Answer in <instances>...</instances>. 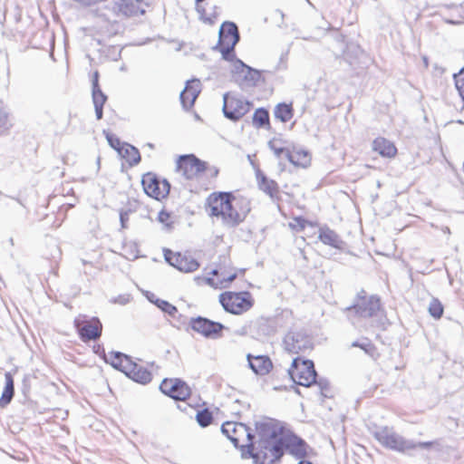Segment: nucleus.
<instances>
[{"mask_svg":"<svg viewBox=\"0 0 464 464\" xmlns=\"http://www.w3.org/2000/svg\"><path fill=\"white\" fill-rule=\"evenodd\" d=\"M253 124L256 128L269 126V112L265 108H258L253 114Z\"/></svg>","mask_w":464,"mask_h":464,"instance_id":"obj_33","label":"nucleus"},{"mask_svg":"<svg viewBox=\"0 0 464 464\" xmlns=\"http://www.w3.org/2000/svg\"><path fill=\"white\" fill-rule=\"evenodd\" d=\"M314 384L318 386L322 396L330 397L331 385L326 378L317 376Z\"/></svg>","mask_w":464,"mask_h":464,"instance_id":"obj_41","label":"nucleus"},{"mask_svg":"<svg viewBox=\"0 0 464 464\" xmlns=\"http://www.w3.org/2000/svg\"><path fill=\"white\" fill-rule=\"evenodd\" d=\"M201 83L198 79L187 81L185 88L179 94L180 103L185 111H188L194 106V103L201 92Z\"/></svg>","mask_w":464,"mask_h":464,"instance_id":"obj_16","label":"nucleus"},{"mask_svg":"<svg viewBox=\"0 0 464 464\" xmlns=\"http://www.w3.org/2000/svg\"><path fill=\"white\" fill-rule=\"evenodd\" d=\"M274 116L281 122L289 121L294 116V109L292 103L280 102L274 109Z\"/></svg>","mask_w":464,"mask_h":464,"instance_id":"obj_31","label":"nucleus"},{"mask_svg":"<svg viewBox=\"0 0 464 464\" xmlns=\"http://www.w3.org/2000/svg\"><path fill=\"white\" fill-rule=\"evenodd\" d=\"M146 297L150 303L154 304L159 309L172 318L175 319L178 316L181 317V314H179L177 307L168 301L158 298L153 293L150 292H147Z\"/></svg>","mask_w":464,"mask_h":464,"instance_id":"obj_27","label":"nucleus"},{"mask_svg":"<svg viewBox=\"0 0 464 464\" xmlns=\"http://www.w3.org/2000/svg\"><path fill=\"white\" fill-rule=\"evenodd\" d=\"M292 155L295 160L291 163L294 165L304 167L310 161L309 153L305 150L294 151Z\"/></svg>","mask_w":464,"mask_h":464,"instance_id":"obj_39","label":"nucleus"},{"mask_svg":"<svg viewBox=\"0 0 464 464\" xmlns=\"http://www.w3.org/2000/svg\"><path fill=\"white\" fill-rule=\"evenodd\" d=\"M207 284L209 285H214V279L213 278H207Z\"/></svg>","mask_w":464,"mask_h":464,"instance_id":"obj_52","label":"nucleus"},{"mask_svg":"<svg viewBox=\"0 0 464 464\" xmlns=\"http://www.w3.org/2000/svg\"><path fill=\"white\" fill-rule=\"evenodd\" d=\"M238 402H239V401H238V400H236V401H234V404L238 403Z\"/></svg>","mask_w":464,"mask_h":464,"instance_id":"obj_61","label":"nucleus"},{"mask_svg":"<svg viewBox=\"0 0 464 464\" xmlns=\"http://www.w3.org/2000/svg\"><path fill=\"white\" fill-rule=\"evenodd\" d=\"M170 215L165 210H161L158 215V220L159 222L166 225V227H169L170 225L168 223V220L169 219Z\"/></svg>","mask_w":464,"mask_h":464,"instance_id":"obj_48","label":"nucleus"},{"mask_svg":"<svg viewBox=\"0 0 464 464\" xmlns=\"http://www.w3.org/2000/svg\"><path fill=\"white\" fill-rule=\"evenodd\" d=\"M288 53H289V51L286 50L285 52L281 53L280 59H279V64L277 66L278 70L285 69L286 68L285 63H286V60H287V57H288Z\"/></svg>","mask_w":464,"mask_h":464,"instance_id":"obj_49","label":"nucleus"},{"mask_svg":"<svg viewBox=\"0 0 464 464\" xmlns=\"http://www.w3.org/2000/svg\"><path fill=\"white\" fill-rule=\"evenodd\" d=\"M318 237L324 245H328L337 249H342L344 245V242L337 233L327 227L320 228Z\"/></svg>","mask_w":464,"mask_h":464,"instance_id":"obj_26","label":"nucleus"},{"mask_svg":"<svg viewBox=\"0 0 464 464\" xmlns=\"http://www.w3.org/2000/svg\"><path fill=\"white\" fill-rule=\"evenodd\" d=\"M147 145L149 146V148H150V149H154V144H152V143H148Z\"/></svg>","mask_w":464,"mask_h":464,"instance_id":"obj_58","label":"nucleus"},{"mask_svg":"<svg viewBox=\"0 0 464 464\" xmlns=\"http://www.w3.org/2000/svg\"><path fill=\"white\" fill-rule=\"evenodd\" d=\"M141 184L144 192L149 197L157 200L166 198L169 193V182L166 179H160L151 172H148L142 176Z\"/></svg>","mask_w":464,"mask_h":464,"instance_id":"obj_10","label":"nucleus"},{"mask_svg":"<svg viewBox=\"0 0 464 464\" xmlns=\"http://www.w3.org/2000/svg\"><path fill=\"white\" fill-rule=\"evenodd\" d=\"M74 327L81 341L89 343L97 341L102 333V324L96 316L89 318L85 314H79L73 321Z\"/></svg>","mask_w":464,"mask_h":464,"instance_id":"obj_7","label":"nucleus"},{"mask_svg":"<svg viewBox=\"0 0 464 464\" xmlns=\"http://www.w3.org/2000/svg\"><path fill=\"white\" fill-rule=\"evenodd\" d=\"M105 362L110 363L114 369L125 373L126 370L132 365V359L130 356L121 353L111 352L109 357L104 358Z\"/></svg>","mask_w":464,"mask_h":464,"instance_id":"obj_23","label":"nucleus"},{"mask_svg":"<svg viewBox=\"0 0 464 464\" xmlns=\"http://www.w3.org/2000/svg\"><path fill=\"white\" fill-rule=\"evenodd\" d=\"M221 432L236 448H240L243 459L252 458L255 460V434L248 426L242 422L226 421L221 426Z\"/></svg>","mask_w":464,"mask_h":464,"instance_id":"obj_3","label":"nucleus"},{"mask_svg":"<svg viewBox=\"0 0 464 464\" xmlns=\"http://www.w3.org/2000/svg\"><path fill=\"white\" fill-rule=\"evenodd\" d=\"M372 150L386 158H392L397 153V149L394 144L382 137L376 138L373 140Z\"/></svg>","mask_w":464,"mask_h":464,"instance_id":"obj_25","label":"nucleus"},{"mask_svg":"<svg viewBox=\"0 0 464 464\" xmlns=\"http://www.w3.org/2000/svg\"><path fill=\"white\" fill-rule=\"evenodd\" d=\"M219 302L226 312L241 314L253 306L249 292H226L219 295Z\"/></svg>","mask_w":464,"mask_h":464,"instance_id":"obj_8","label":"nucleus"},{"mask_svg":"<svg viewBox=\"0 0 464 464\" xmlns=\"http://www.w3.org/2000/svg\"><path fill=\"white\" fill-rule=\"evenodd\" d=\"M248 68V65L242 62L240 59H237L232 63L231 78L236 83L241 80V76L245 72V70Z\"/></svg>","mask_w":464,"mask_h":464,"instance_id":"obj_34","label":"nucleus"},{"mask_svg":"<svg viewBox=\"0 0 464 464\" xmlns=\"http://www.w3.org/2000/svg\"><path fill=\"white\" fill-rule=\"evenodd\" d=\"M352 347H359L362 350H363L365 352V353H367L369 355H372L375 351L374 345L367 338H364L362 342L361 341L353 342Z\"/></svg>","mask_w":464,"mask_h":464,"instance_id":"obj_40","label":"nucleus"},{"mask_svg":"<svg viewBox=\"0 0 464 464\" xmlns=\"http://www.w3.org/2000/svg\"><path fill=\"white\" fill-rule=\"evenodd\" d=\"M443 232H444V233H448V234H450V227H445L443 228Z\"/></svg>","mask_w":464,"mask_h":464,"instance_id":"obj_55","label":"nucleus"},{"mask_svg":"<svg viewBox=\"0 0 464 464\" xmlns=\"http://www.w3.org/2000/svg\"><path fill=\"white\" fill-rule=\"evenodd\" d=\"M246 360L248 367L256 375H266L269 373L273 368L272 361L267 355H252L251 353H248L246 355Z\"/></svg>","mask_w":464,"mask_h":464,"instance_id":"obj_19","label":"nucleus"},{"mask_svg":"<svg viewBox=\"0 0 464 464\" xmlns=\"http://www.w3.org/2000/svg\"><path fill=\"white\" fill-rule=\"evenodd\" d=\"M218 174V169L217 168L214 169L213 176H217Z\"/></svg>","mask_w":464,"mask_h":464,"instance_id":"obj_56","label":"nucleus"},{"mask_svg":"<svg viewBox=\"0 0 464 464\" xmlns=\"http://www.w3.org/2000/svg\"><path fill=\"white\" fill-rule=\"evenodd\" d=\"M260 82H264L261 72L248 66V68L245 70V72L241 76V80L238 81L237 84L244 89L246 87L256 86Z\"/></svg>","mask_w":464,"mask_h":464,"instance_id":"obj_28","label":"nucleus"},{"mask_svg":"<svg viewBox=\"0 0 464 464\" xmlns=\"http://www.w3.org/2000/svg\"><path fill=\"white\" fill-rule=\"evenodd\" d=\"M450 24H457L456 22H453V21H449Z\"/></svg>","mask_w":464,"mask_h":464,"instance_id":"obj_60","label":"nucleus"},{"mask_svg":"<svg viewBox=\"0 0 464 464\" xmlns=\"http://www.w3.org/2000/svg\"><path fill=\"white\" fill-rule=\"evenodd\" d=\"M8 115L9 114L6 111V110L5 108L0 107V130L2 128L7 129L6 124L8 121Z\"/></svg>","mask_w":464,"mask_h":464,"instance_id":"obj_46","label":"nucleus"},{"mask_svg":"<svg viewBox=\"0 0 464 464\" xmlns=\"http://www.w3.org/2000/svg\"><path fill=\"white\" fill-rule=\"evenodd\" d=\"M429 313L435 319H440L442 316L443 305L438 299L433 298L430 301L429 305Z\"/></svg>","mask_w":464,"mask_h":464,"instance_id":"obj_38","label":"nucleus"},{"mask_svg":"<svg viewBox=\"0 0 464 464\" xmlns=\"http://www.w3.org/2000/svg\"><path fill=\"white\" fill-rule=\"evenodd\" d=\"M165 260L178 270L185 273H191L199 267V263L191 255L174 253L169 249L165 250Z\"/></svg>","mask_w":464,"mask_h":464,"instance_id":"obj_14","label":"nucleus"},{"mask_svg":"<svg viewBox=\"0 0 464 464\" xmlns=\"http://www.w3.org/2000/svg\"><path fill=\"white\" fill-rule=\"evenodd\" d=\"M160 390L176 401H185L191 393L189 386L179 378L164 379L160 385Z\"/></svg>","mask_w":464,"mask_h":464,"instance_id":"obj_13","label":"nucleus"},{"mask_svg":"<svg viewBox=\"0 0 464 464\" xmlns=\"http://www.w3.org/2000/svg\"><path fill=\"white\" fill-rule=\"evenodd\" d=\"M291 317V312L285 311L282 313L281 315H277L275 317H270L271 321H275V326H276V334L277 331L283 327H285L284 318H289Z\"/></svg>","mask_w":464,"mask_h":464,"instance_id":"obj_43","label":"nucleus"},{"mask_svg":"<svg viewBox=\"0 0 464 464\" xmlns=\"http://www.w3.org/2000/svg\"><path fill=\"white\" fill-rule=\"evenodd\" d=\"M221 276H222L221 283H227V284L233 282L237 276V273H234L229 276H224L222 273Z\"/></svg>","mask_w":464,"mask_h":464,"instance_id":"obj_50","label":"nucleus"},{"mask_svg":"<svg viewBox=\"0 0 464 464\" xmlns=\"http://www.w3.org/2000/svg\"><path fill=\"white\" fill-rule=\"evenodd\" d=\"M235 46L233 44H222L218 45V44L216 46V49H218L221 54L222 58L226 61L233 63L237 58L235 53Z\"/></svg>","mask_w":464,"mask_h":464,"instance_id":"obj_36","label":"nucleus"},{"mask_svg":"<svg viewBox=\"0 0 464 464\" xmlns=\"http://www.w3.org/2000/svg\"><path fill=\"white\" fill-rule=\"evenodd\" d=\"M195 1H196V10L199 14V18L201 20H203L204 22L213 23V20L210 17L207 16L206 9L201 5V3L204 0H195Z\"/></svg>","mask_w":464,"mask_h":464,"instance_id":"obj_44","label":"nucleus"},{"mask_svg":"<svg viewBox=\"0 0 464 464\" xmlns=\"http://www.w3.org/2000/svg\"><path fill=\"white\" fill-rule=\"evenodd\" d=\"M423 63H424L425 67L429 66V61H428V58L426 56L423 57Z\"/></svg>","mask_w":464,"mask_h":464,"instance_id":"obj_53","label":"nucleus"},{"mask_svg":"<svg viewBox=\"0 0 464 464\" xmlns=\"http://www.w3.org/2000/svg\"><path fill=\"white\" fill-rule=\"evenodd\" d=\"M245 333H246V332H245V330H244V329H242V331L238 332V334L243 335V334H245Z\"/></svg>","mask_w":464,"mask_h":464,"instance_id":"obj_59","label":"nucleus"},{"mask_svg":"<svg viewBox=\"0 0 464 464\" xmlns=\"http://www.w3.org/2000/svg\"><path fill=\"white\" fill-rule=\"evenodd\" d=\"M106 139L108 140L109 145L119 153V150H121L124 142H121V140L116 135L109 132L106 133Z\"/></svg>","mask_w":464,"mask_h":464,"instance_id":"obj_42","label":"nucleus"},{"mask_svg":"<svg viewBox=\"0 0 464 464\" xmlns=\"http://www.w3.org/2000/svg\"><path fill=\"white\" fill-rule=\"evenodd\" d=\"M128 368L129 369H127L124 373L128 378L140 384H147L150 382L152 374L147 368L137 364L133 361L132 365Z\"/></svg>","mask_w":464,"mask_h":464,"instance_id":"obj_22","label":"nucleus"},{"mask_svg":"<svg viewBox=\"0 0 464 464\" xmlns=\"http://www.w3.org/2000/svg\"><path fill=\"white\" fill-rule=\"evenodd\" d=\"M463 170H464V161H463Z\"/></svg>","mask_w":464,"mask_h":464,"instance_id":"obj_62","label":"nucleus"},{"mask_svg":"<svg viewBox=\"0 0 464 464\" xmlns=\"http://www.w3.org/2000/svg\"><path fill=\"white\" fill-rule=\"evenodd\" d=\"M208 207L210 215L221 218L223 224L228 227H235L242 223L251 210L248 198L235 197L232 192L211 194Z\"/></svg>","mask_w":464,"mask_h":464,"instance_id":"obj_2","label":"nucleus"},{"mask_svg":"<svg viewBox=\"0 0 464 464\" xmlns=\"http://www.w3.org/2000/svg\"><path fill=\"white\" fill-rule=\"evenodd\" d=\"M361 53L362 50L358 44L353 43L347 44L346 48L343 53V59L348 64L353 65L359 58Z\"/></svg>","mask_w":464,"mask_h":464,"instance_id":"obj_32","label":"nucleus"},{"mask_svg":"<svg viewBox=\"0 0 464 464\" xmlns=\"http://www.w3.org/2000/svg\"><path fill=\"white\" fill-rule=\"evenodd\" d=\"M257 440L256 464H274L288 451L296 459H304L307 455L308 444L304 440L287 432L281 423L274 419L263 418L255 423Z\"/></svg>","mask_w":464,"mask_h":464,"instance_id":"obj_1","label":"nucleus"},{"mask_svg":"<svg viewBox=\"0 0 464 464\" xmlns=\"http://www.w3.org/2000/svg\"><path fill=\"white\" fill-rule=\"evenodd\" d=\"M291 380L297 385L310 387L316 381L317 372L314 362L296 357L288 369Z\"/></svg>","mask_w":464,"mask_h":464,"instance_id":"obj_6","label":"nucleus"},{"mask_svg":"<svg viewBox=\"0 0 464 464\" xmlns=\"http://www.w3.org/2000/svg\"><path fill=\"white\" fill-rule=\"evenodd\" d=\"M298 464H313V463L311 461L302 459L298 462Z\"/></svg>","mask_w":464,"mask_h":464,"instance_id":"obj_54","label":"nucleus"},{"mask_svg":"<svg viewBox=\"0 0 464 464\" xmlns=\"http://www.w3.org/2000/svg\"><path fill=\"white\" fill-rule=\"evenodd\" d=\"M143 0H117L112 7L117 14H122L125 16L143 14L145 10L140 7Z\"/></svg>","mask_w":464,"mask_h":464,"instance_id":"obj_20","label":"nucleus"},{"mask_svg":"<svg viewBox=\"0 0 464 464\" xmlns=\"http://www.w3.org/2000/svg\"><path fill=\"white\" fill-rule=\"evenodd\" d=\"M268 147L271 150L274 151L275 155L277 158L285 157L289 162H294V156L292 155V151L288 149L283 147H277L275 140H270L268 142Z\"/></svg>","mask_w":464,"mask_h":464,"instance_id":"obj_35","label":"nucleus"},{"mask_svg":"<svg viewBox=\"0 0 464 464\" xmlns=\"http://www.w3.org/2000/svg\"><path fill=\"white\" fill-rule=\"evenodd\" d=\"M207 169V162L201 160L194 154L179 156L177 161V169L188 179H192L198 174L204 172Z\"/></svg>","mask_w":464,"mask_h":464,"instance_id":"obj_12","label":"nucleus"},{"mask_svg":"<svg viewBox=\"0 0 464 464\" xmlns=\"http://www.w3.org/2000/svg\"><path fill=\"white\" fill-rule=\"evenodd\" d=\"M283 343L285 349L290 353H304L313 347L311 338L304 332H288Z\"/></svg>","mask_w":464,"mask_h":464,"instance_id":"obj_15","label":"nucleus"},{"mask_svg":"<svg viewBox=\"0 0 464 464\" xmlns=\"http://www.w3.org/2000/svg\"><path fill=\"white\" fill-rule=\"evenodd\" d=\"M5 384L0 397V408L6 407L13 400L14 395V379L10 372L5 374Z\"/></svg>","mask_w":464,"mask_h":464,"instance_id":"obj_29","label":"nucleus"},{"mask_svg":"<svg viewBox=\"0 0 464 464\" xmlns=\"http://www.w3.org/2000/svg\"><path fill=\"white\" fill-rule=\"evenodd\" d=\"M100 351H102V353H104V349L102 345L98 344L97 346H94V352L96 353H99Z\"/></svg>","mask_w":464,"mask_h":464,"instance_id":"obj_51","label":"nucleus"},{"mask_svg":"<svg viewBox=\"0 0 464 464\" xmlns=\"http://www.w3.org/2000/svg\"><path fill=\"white\" fill-rule=\"evenodd\" d=\"M130 295H129V294L120 295L111 300L112 303L119 304L121 305H125L128 303H130Z\"/></svg>","mask_w":464,"mask_h":464,"instance_id":"obj_45","label":"nucleus"},{"mask_svg":"<svg viewBox=\"0 0 464 464\" xmlns=\"http://www.w3.org/2000/svg\"><path fill=\"white\" fill-rule=\"evenodd\" d=\"M275 321L269 318L261 317L253 325V333L258 340H266L276 334Z\"/></svg>","mask_w":464,"mask_h":464,"instance_id":"obj_21","label":"nucleus"},{"mask_svg":"<svg viewBox=\"0 0 464 464\" xmlns=\"http://www.w3.org/2000/svg\"><path fill=\"white\" fill-rule=\"evenodd\" d=\"M373 436L384 448L407 454L416 449L429 450L436 443L435 441L415 442L407 440L389 427L378 429L374 431Z\"/></svg>","mask_w":464,"mask_h":464,"instance_id":"obj_4","label":"nucleus"},{"mask_svg":"<svg viewBox=\"0 0 464 464\" xmlns=\"http://www.w3.org/2000/svg\"><path fill=\"white\" fill-rule=\"evenodd\" d=\"M130 210H121L120 212V222L122 228L127 227Z\"/></svg>","mask_w":464,"mask_h":464,"instance_id":"obj_47","label":"nucleus"},{"mask_svg":"<svg viewBox=\"0 0 464 464\" xmlns=\"http://www.w3.org/2000/svg\"><path fill=\"white\" fill-rule=\"evenodd\" d=\"M344 311L350 319L353 315L359 318L377 316L381 311V299L375 295L368 296L365 290L362 289L356 295L353 304L346 307Z\"/></svg>","mask_w":464,"mask_h":464,"instance_id":"obj_5","label":"nucleus"},{"mask_svg":"<svg viewBox=\"0 0 464 464\" xmlns=\"http://www.w3.org/2000/svg\"><path fill=\"white\" fill-rule=\"evenodd\" d=\"M223 113L224 116L232 121H237L245 116L251 109L252 103L243 97L225 93L223 96Z\"/></svg>","mask_w":464,"mask_h":464,"instance_id":"obj_9","label":"nucleus"},{"mask_svg":"<svg viewBox=\"0 0 464 464\" xmlns=\"http://www.w3.org/2000/svg\"><path fill=\"white\" fill-rule=\"evenodd\" d=\"M196 419L198 425L205 428L211 424L213 414L208 409H203L198 411Z\"/></svg>","mask_w":464,"mask_h":464,"instance_id":"obj_37","label":"nucleus"},{"mask_svg":"<svg viewBox=\"0 0 464 464\" xmlns=\"http://www.w3.org/2000/svg\"><path fill=\"white\" fill-rule=\"evenodd\" d=\"M190 328L208 339H218L226 326L207 317L197 316L189 319Z\"/></svg>","mask_w":464,"mask_h":464,"instance_id":"obj_11","label":"nucleus"},{"mask_svg":"<svg viewBox=\"0 0 464 464\" xmlns=\"http://www.w3.org/2000/svg\"><path fill=\"white\" fill-rule=\"evenodd\" d=\"M119 155L125 159L130 166L139 164L141 160L139 150L129 143H123V147L119 150Z\"/></svg>","mask_w":464,"mask_h":464,"instance_id":"obj_30","label":"nucleus"},{"mask_svg":"<svg viewBox=\"0 0 464 464\" xmlns=\"http://www.w3.org/2000/svg\"><path fill=\"white\" fill-rule=\"evenodd\" d=\"M256 177L258 179V187L264 191L266 194L269 195V197L273 199L279 198V187L278 184L274 180L268 179L265 174L261 171H257Z\"/></svg>","mask_w":464,"mask_h":464,"instance_id":"obj_24","label":"nucleus"},{"mask_svg":"<svg viewBox=\"0 0 464 464\" xmlns=\"http://www.w3.org/2000/svg\"><path fill=\"white\" fill-rule=\"evenodd\" d=\"M240 40V34L237 25L234 22L226 21L224 22L218 32V45L222 44H237Z\"/></svg>","mask_w":464,"mask_h":464,"instance_id":"obj_18","label":"nucleus"},{"mask_svg":"<svg viewBox=\"0 0 464 464\" xmlns=\"http://www.w3.org/2000/svg\"><path fill=\"white\" fill-rule=\"evenodd\" d=\"M92 98L97 120L103 116V105L108 100L107 95L101 90L99 85V72L95 71L92 78Z\"/></svg>","mask_w":464,"mask_h":464,"instance_id":"obj_17","label":"nucleus"},{"mask_svg":"<svg viewBox=\"0 0 464 464\" xmlns=\"http://www.w3.org/2000/svg\"><path fill=\"white\" fill-rule=\"evenodd\" d=\"M211 274L212 275H218V269H213Z\"/></svg>","mask_w":464,"mask_h":464,"instance_id":"obj_57","label":"nucleus"}]
</instances>
